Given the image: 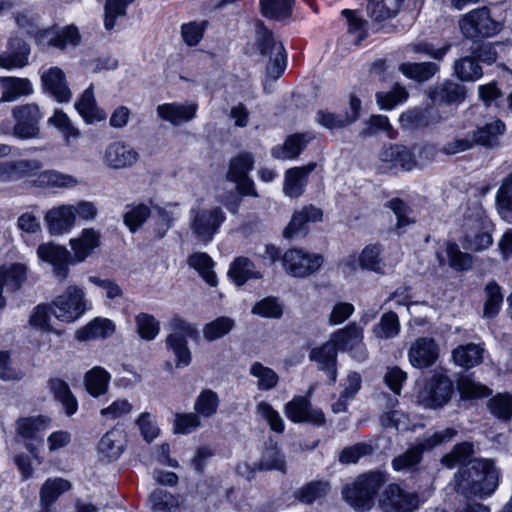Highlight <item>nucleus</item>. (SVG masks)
Masks as SVG:
<instances>
[{
    "label": "nucleus",
    "mask_w": 512,
    "mask_h": 512,
    "mask_svg": "<svg viewBox=\"0 0 512 512\" xmlns=\"http://www.w3.org/2000/svg\"><path fill=\"white\" fill-rule=\"evenodd\" d=\"M454 74L461 81L474 82L483 75L481 66L471 56L462 57L454 62Z\"/></svg>",
    "instance_id": "3c124183"
},
{
    "label": "nucleus",
    "mask_w": 512,
    "mask_h": 512,
    "mask_svg": "<svg viewBox=\"0 0 512 512\" xmlns=\"http://www.w3.org/2000/svg\"><path fill=\"white\" fill-rule=\"evenodd\" d=\"M446 255L448 258V265L457 270H467L472 265V257L460 250L459 246L454 242H448L446 244Z\"/></svg>",
    "instance_id": "338daca9"
},
{
    "label": "nucleus",
    "mask_w": 512,
    "mask_h": 512,
    "mask_svg": "<svg viewBox=\"0 0 512 512\" xmlns=\"http://www.w3.org/2000/svg\"><path fill=\"white\" fill-rule=\"evenodd\" d=\"M495 199L500 216L510 221L512 219V172L502 180Z\"/></svg>",
    "instance_id": "8fccbe9b"
},
{
    "label": "nucleus",
    "mask_w": 512,
    "mask_h": 512,
    "mask_svg": "<svg viewBox=\"0 0 512 512\" xmlns=\"http://www.w3.org/2000/svg\"><path fill=\"white\" fill-rule=\"evenodd\" d=\"M426 448L422 447V442L408 448L404 453L395 457L392 461V467L396 471H410L415 468L422 459V452Z\"/></svg>",
    "instance_id": "6e6d98bb"
},
{
    "label": "nucleus",
    "mask_w": 512,
    "mask_h": 512,
    "mask_svg": "<svg viewBox=\"0 0 512 512\" xmlns=\"http://www.w3.org/2000/svg\"><path fill=\"white\" fill-rule=\"evenodd\" d=\"M400 332L398 315L393 311L384 313L378 324L373 327V334L378 339H392Z\"/></svg>",
    "instance_id": "5fc2aeb1"
},
{
    "label": "nucleus",
    "mask_w": 512,
    "mask_h": 512,
    "mask_svg": "<svg viewBox=\"0 0 512 512\" xmlns=\"http://www.w3.org/2000/svg\"><path fill=\"white\" fill-rule=\"evenodd\" d=\"M229 277L238 285H243L249 279L261 278V273L256 270L253 262L247 257L236 258L228 271Z\"/></svg>",
    "instance_id": "37998d69"
},
{
    "label": "nucleus",
    "mask_w": 512,
    "mask_h": 512,
    "mask_svg": "<svg viewBox=\"0 0 512 512\" xmlns=\"http://www.w3.org/2000/svg\"><path fill=\"white\" fill-rule=\"evenodd\" d=\"M189 228L193 237L202 244H208L218 233L226 220L223 209L219 206L209 208L195 207L189 212Z\"/></svg>",
    "instance_id": "423d86ee"
},
{
    "label": "nucleus",
    "mask_w": 512,
    "mask_h": 512,
    "mask_svg": "<svg viewBox=\"0 0 512 512\" xmlns=\"http://www.w3.org/2000/svg\"><path fill=\"white\" fill-rule=\"evenodd\" d=\"M485 293L484 316L491 318L499 313L503 302V295L500 286L495 281H491L486 285Z\"/></svg>",
    "instance_id": "680f3d73"
},
{
    "label": "nucleus",
    "mask_w": 512,
    "mask_h": 512,
    "mask_svg": "<svg viewBox=\"0 0 512 512\" xmlns=\"http://www.w3.org/2000/svg\"><path fill=\"white\" fill-rule=\"evenodd\" d=\"M37 255L41 260L53 266L54 273L60 280H64L68 276V265L70 263L74 264L70 252L65 247L54 243H43L39 245Z\"/></svg>",
    "instance_id": "6ab92c4d"
},
{
    "label": "nucleus",
    "mask_w": 512,
    "mask_h": 512,
    "mask_svg": "<svg viewBox=\"0 0 512 512\" xmlns=\"http://www.w3.org/2000/svg\"><path fill=\"white\" fill-rule=\"evenodd\" d=\"M324 263L322 254L302 248L288 249L282 256L284 271L295 278H306L320 270Z\"/></svg>",
    "instance_id": "1a4fd4ad"
},
{
    "label": "nucleus",
    "mask_w": 512,
    "mask_h": 512,
    "mask_svg": "<svg viewBox=\"0 0 512 512\" xmlns=\"http://www.w3.org/2000/svg\"><path fill=\"white\" fill-rule=\"evenodd\" d=\"M86 310L85 293L82 288L71 285L51 303V313L60 321L71 323Z\"/></svg>",
    "instance_id": "9d476101"
},
{
    "label": "nucleus",
    "mask_w": 512,
    "mask_h": 512,
    "mask_svg": "<svg viewBox=\"0 0 512 512\" xmlns=\"http://www.w3.org/2000/svg\"><path fill=\"white\" fill-rule=\"evenodd\" d=\"M139 336L147 341L153 340L160 331V323L153 315L140 313L135 317Z\"/></svg>",
    "instance_id": "0e129e2a"
},
{
    "label": "nucleus",
    "mask_w": 512,
    "mask_h": 512,
    "mask_svg": "<svg viewBox=\"0 0 512 512\" xmlns=\"http://www.w3.org/2000/svg\"><path fill=\"white\" fill-rule=\"evenodd\" d=\"M254 157L249 152H241L231 158L227 172V179L236 183L237 191L242 196L257 198L259 194L254 181L248 176L254 167Z\"/></svg>",
    "instance_id": "9b49d317"
},
{
    "label": "nucleus",
    "mask_w": 512,
    "mask_h": 512,
    "mask_svg": "<svg viewBox=\"0 0 512 512\" xmlns=\"http://www.w3.org/2000/svg\"><path fill=\"white\" fill-rule=\"evenodd\" d=\"M380 160L388 163L389 168L409 171L417 166L414 153L403 145H391L380 153Z\"/></svg>",
    "instance_id": "cd10ccee"
},
{
    "label": "nucleus",
    "mask_w": 512,
    "mask_h": 512,
    "mask_svg": "<svg viewBox=\"0 0 512 512\" xmlns=\"http://www.w3.org/2000/svg\"><path fill=\"white\" fill-rule=\"evenodd\" d=\"M43 89L58 102H68L72 93L67 85L65 74L59 67H50L41 74Z\"/></svg>",
    "instance_id": "b1692460"
},
{
    "label": "nucleus",
    "mask_w": 512,
    "mask_h": 512,
    "mask_svg": "<svg viewBox=\"0 0 512 512\" xmlns=\"http://www.w3.org/2000/svg\"><path fill=\"white\" fill-rule=\"evenodd\" d=\"M312 139H314V135L312 133L293 134L287 137L283 145L274 147L271 154L277 159H294L302 152Z\"/></svg>",
    "instance_id": "473e14b6"
},
{
    "label": "nucleus",
    "mask_w": 512,
    "mask_h": 512,
    "mask_svg": "<svg viewBox=\"0 0 512 512\" xmlns=\"http://www.w3.org/2000/svg\"><path fill=\"white\" fill-rule=\"evenodd\" d=\"M256 46L261 56L269 58L266 66V76L272 80H277L286 69V52L283 44L274 38L272 31L265 27L262 22L257 24Z\"/></svg>",
    "instance_id": "39448f33"
},
{
    "label": "nucleus",
    "mask_w": 512,
    "mask_h": 512,
    "mask_svg": "<svg viewBox=\"0 0 512 512\" xmlns=\"http://www.w3.org/2000/svg\"><path fill=\"white\" fill-rule=\"evenodd\" d=\"M294 0H260L262 15L281 20L288 17L292 11Z\"/></svg>",
    "instance_id": "bf43d9fd"
},
{
    "label": "nucleus",
    "mask_w": 512,
    "mask_h": 512,
    "mask_svg": "<svg viewBox=\"0 0 512 512\" xmlns=\"http://www.w3.org/2000/svg\"><path fill=\"white\" fill-rule=\"evenodd\" d=\"M309 358L318 363L319 369L325 371L332 382L336 381L337 349L331 339L322 346L313 348Z\"/></svg>",
    "instance_id": "2f4dec72"
},
{
    "label": "nucleus",
    "mask_w": 512,
    "mask_h": 512,
    "mask_svg": "<svg viewBox=\"0 0 512 512\" xmlns=\"http://www.w3.org/2000/svg\"><path fill=\"white\" fill-rule=\"evenodd\" d=\"M387 482V475L381 471H370L359 475L342 489L343 500L356 512L370 511L375 497Z\"/></svg>",
    "instance_id": "f03ea898"
},
{
    "label": "nucleus",
    "mask_w": 512,
    "mask_h": 512,
    "mask_svg": "<svg viewBox=\"0 0 512 512\" xmlns=\"http://www.w3.org/2000/svg\"><path fill=\"white\" fill-rule=\"evenodd\" d=\"M125 444L126 439L123 430L114 428L101 438L98 450L108 460H116L122 454Z\"/></svg>",
    "instance_id": "c9c22d12"
},
{
    "label": "nucleus",
    "mask_w": 512,
    "mask_h": 512,
    "mask_svg": "<svg viewBox=\"0 0 512 512\" xmlns=\"http://www.w3.org/2000/svg\"><path fill=\"white\" fill-rule=\"evenodd\" d=\"M219 404L218 394L211 389H204L195 400L194 411L200 418H210L216 414Z\"/></svg>",
    "instance_id": "864d4df0"
},
{
    "label": "nucleus",
    "mask_w": 512,
    "mask_h": 512,
    "mask_svg": "<svg viewBox=\"0 0 512 512\" xmlns=\"http://www.w3.org/2000/svg\"><path fill=\"white\" fill-rule=\"evenodd\" d=\"M330 483L325 480H314L295 493V498L304 504H313L323 500L330 492Z\"/></svg>",
    "instance_id": "79ce46f5"
},
{
    "label": "nucleus",
    "mask_w": 512,
    "mask_h": 512,
    "mask_svg": "<svg viewBox=\"0 0 512 512\" xmlns=\"http://www.w3.org/2000/svg\"><path fill=\"white\" fill-rule=\"evenodd\" d=\"M286 462L284 455L272 440L265 444V449L258 463V470H278L285 473Z\"/></svg>",
    "instance_id": "de8ad7c7"
},
{
    "label": "nucleus",
    "mask_w": 512,
    "mask_h": 512,
    "mask_svg": "<svg viewBox=\"0 0 512 512\" xmlns=\"http://www.w3.org/2000/svg\"><path fill=\"white\" fill-rule=\"evenodd\" d=\"M100 245V233L93 228L83 229L81 235L70 240L74 263L83 262Z\"/></svg>",
    "instance_id": "c85d7f7f"
},
{
    "label": "nucleus",
    "mask_w": 512,
    "mask_h": 512,
    "mask_svg": "<svg viewBox=\"0 0 512 512\" xmlns=\"http://www.w3.org/2000/svg\"><path fill=\"white\" fill-rule=\"evenodd\" d=\"M489 412L502 421H509L512 418V395L499 393L487 402Z\"/></svg>",
    "instance_id": "13d9d810"
},
{
    "label": "nucleus",
    "mask_w": 512,
    "mask_h": 512,
    "mask_svg": "<svg viewBox=\"0 0 512 512\" xmlns=\"http://www.w3.org/2000/svg\"><path fill=\"white\" fill-rule=\"evenodd\" d=\"M381 506L386 512H413L419 507V498L415 493L403 491L397 484H390L384 491Z\"/></svg>",
    "instance_id": "a211bd4d"
},
{
    "label": "nucleus",
    "mask_w": 512,
    "mask_h": 512,
    "mask_svg": "<svg viewBox=\"0 0 512 512\" xmlns=\"http://www.w3.org/2000/svg\"><path fill=\"white\" fill-rule=\"evenodd\" d=\"M27 268L21 263H12L0 266V311L6 306L3 291L15 292L21 288L26 280Z\"/></svg>",
    "instance_id": "5701e85b"
},
{
    "label": "nucleus",
    "mask_w": 512,
    "mask_h": 512,
    "mask_svg": "<svg viewBox=\"0 0 512 512\" xmlns=\"http://www.w3.org/2000/svg\"><path fill=\"white\" fill-rule=\"evenodd\" d=\"M115 324L107 318H95L76 332L80 341L110 337L115 332Z\"/></svg>",
    "instance_id": "e433bc0d"
},
{
    "label": "nucleus",
    "mask_w": 512,
    "mask_h": 512,
    "mask_svg": "<svg viewBox=\"0 0 512 512\" xmlns=\"http://www.w3.org/2000/svg\"><path fill=\"white\" fill-rule=\"evenodd\" d=\"M15 20L20 29L35 37L36 44L42 49L54 47L64 50L68 46H77L80 43L81 37L74 25L38 31L34 19L26 12L17 13Z\"/></svg>",
    "instance_id": "7ed1b4c3"
},
{
    "label": "nucleus",
    "mask_w": 512,
    "mask_h": 512,
    "mask_svg": "<svg viewBox=\"0 0 512 512\" xmlns=\"http://www.w3.org/2000/svg\"><path fill=\"white\" fill-rule=\"evenodd\" d=\"M461 227L464 248L483 251L492 245L494 224L481 209L467 213Z\"/></svg>",
    "instance_id": "20e7f679"
},
{
    "label": "nucleus",
    "mask_w": 512,
    "mask_h": 512,
    "mask_svg": "<svg viewBox=\"0 0 512 512\" xmlns=\"http://www.w3.org/2000/svg\"><path fill=\"white\" fill-rule=\"evenodd\" d=\"M440 347L432 337L416 338L408 349V360L417 369L429 368L439 357Z\"/></svg>",
    "instance_id": "4468645a"
},
{
    "label": "nucleus",
    "mask_w": 512,
    "mask_h": 512,
    "mask_svg": "<svg viewBox=\"0 0 512 512\" xmlns=\"http://www.w3.org/2000/svg\"><path fill=\"white\" fill-rule=\"evenodd\" d=\"M75 108L87 124H94L106 119V113L95 102L93 87L90 85L75 103Z\"/></svg>",
    "instance_id": "f704fd0d"
},
{
    "label": "nucleus",
    "mask_w": 512,
    "mask_h": 512,
    "mask_svg": "<svg viewBox=\"0 0 512 512\" xmlns=\"http://www.w3.org/2000/svg\"><path fill=\"white\" fill-rule=\"evenodd\" d=\"M504 130L505 124L497 120L478 128L470 137L473 139L474 145L479 144L485 147H494L498 144L499 136L504 133Z\"/></svg>",
    "instance_id": "49530a36"
},
{
    "label": "nucleus",
    "mask_w": 512,
    "mask_h": 512,
    "mask_svg": "<svg viewBox=\"0 0 512 512\" xmlns=\"http://www.w3.org/2000/svg\"><path fill=\"white\" fill-rule=\"evenodd\" d=\"M188 265L198 271L202 279L210 286L217 285V277L213 271L214 261L204 252H195L189 256Z\"/></svg>",
    "instance_id": "c03bdc74"
},
{
    "label": "nucleus",
    "mask_w": 512,
    "mask_h": 512,
    "mask_svg": "<svg viewBox=\"0 0 512 512\" xmlns=\"http://www.w3.org/2000/svg\"><path fill=\"white\" fill-rule=\"evenodd\" d=\"M361 101L356 96H351L349 110L345 114H334L320 110L317 113V122L328 129L343 128L358 119Z\"/></svg>",
    "instance_id": "bb28decb"
},
{
    "label": "nucleus",
    "mask_w": 512,
    "mask_h": 512,
    "mask_svg": "<svg viewBox=\"0 0 512 512\" xmlns=\"http://www.w3.org/2000/svg\"><path fill=\"white\" fill-rule=\"evenodd\" d=\"M452 394V381L447 376L436 375L420 391L418 402L425 408L436 409L447 404Z\"/></svg>",
    "instance_id": "f8f14e48"
},
{
    "label": "nucleus",
    "mask_w": 512,
    "mask_h": 512,
    "mask_svg": "<svg viewBox=\"0 0 512 512\" xmlns=\"http://www.w3.org/2000/svg\"><path fill=\"white\" fill-rule=\"evenodd\" d=\"M235 327V321L226 316H221L207 323L203 327V337L211 342L223 338Z\"/></svg>",
    "instance_id": "4d7b16f0"
},
{
    "label": "nucleus",
    "mask_w": 512,
    "mask_h": 512,
    "mask_svg": "<svg viewBox=\"0 0 512 512\" xmlns=\"http://www.w3.org/2000/svg\"><path fill=\"white\" fill-rule=\"evenodd\" d=\"M110 381V374L102 367L96 366L85 374L84 384L86 390L93 397L106 393Z\"/></svg>",
    "instance_id": "a18cd8bd"
},
{
    "label": "nucleus",
    "mask_w": 512,
    "mask_h": 512,
    "mask_svg": "<svg viewBox=\"0 0 512 512\" xmlns=\"http://www.w3.org/2000/svg\"><path fill=\"white\" fill-rule=\"evenodd\" d=\"M323 211L313 205H307L300 210L295 211L291 221L285 228L283 235L287 239L303 237L308 232L307 225L309 223L319 222L322 220Z\"/></svg>",
    "instance_id": "412c9836"
},
{
    "label": "nucleus",
    "mask_w": 512,
    "mask_h": 512,
    "mask_svg": "<svg viewBox=\"0 0 512 512\" xmlns=\"http://www.w3.org/2000/svg\"><path fill=\"white\" fill-rule=\"evenodd\" d=\"M458 390L465 399H474L487 396L490 389L474 381L470 376H462L457 383Z\"/></svg>",
    "instance_id": "774afa93"
},
{
    "label": "nucleus",
    "mask_w": 512,
    "mask_h": 512,
    "mask_svg": "<svg viewBox=\"0 0 512 512\" xmlns=\"http://www.w3.org/2000/svg\"><path fill=\"white\" fill-rule=\"evenodd\" d=\"M332 342L336 349L349 352L352 358L361 362L367 356V349L363 343V329L356 323H351L343 329L332 334Z\"/></svg>",
    "instance_id": "ddd939ff"
},
{
    "label": "nucleus",
    "mask_w": 512,
    "mask_h": 512,
    "mask_svg": "<svg viewBox=\"0 0 512 512\" xmlns=\"http://www.w3.org/2000/svg\"><path fill=\"white\" fill-rule=\"evenodd\" d=\"M459 28L466 38L481 39L495 36L502 25L493 19L489 8L480 7L463 15L459 20Z\"/></svg>",
    "instance_id": "0eeeda50"
},
{
    "label": "nucleus",
    "mask_w": 512,
    "mask_h": 512,
    "mask_svg": "<svg viewBox=\"0 0 512 512\" xmlns=\"http://www.w3.org/2000/svg\"><path fill=\"white\" fill-rule=\"evenodd\" d=\"M78 184L79 181L73 175L54 169L41 171L33 180L34 186L45 189H71Z\"/></svg>",
    "instance_id": "7c9ffc66"
},
{
    "label": "nucleus",
    "mask_w": 512,
    "mask_h": 512,
    "mask_svg": "<svg viewBox=\"0 0 512 512\" xmlns=\"http://www.w3.org/2000/svg\"><path fill=\"white\" fill-rule=\"evenodd\" d=\"M385 206L391 209L396 215V230L398 234L403 233L407 226L414 223V220L410 217V208L403 200L399 198H393L388 201Z\"/></svg>",
    "instance_id": "69168bd1"
},
{
    "label": "nucleus",
    "mask_w": 512,
    "mask_h": 512,
    "mask_svg": "<svg viewBox=\"0 0 512 512\" xmlns=\"http://www.w3.org/2000/svg\"><path fill=\"white\" fill-rule=\"evenodd\" d=\"M198 106L196 103H166L158 105L157 113L158 116L173 125H178L182 122L191 121L195 115Z\"/></svg>",
    "instance_id": "c756f323"
},
{
    "label": "nucleus",
    "mask_w": 512,
    "mask_h": 512,
    "mask_svg": "<svg viewBox=\"0 0 512 512\" xmlns=\"http://www.w3.org/2000/svg\"><path fill=\"white\" fill-rule=\"evenodd\" d=\"M30 46L19 38L11 37L7 43V51L0 54V67L5 69L23 68L28 65Z\"/></svg>",
    "instance_id": "393cba45"
},
{
    "label": "nucleus",
    "mask_w": 512,
    "mask_h": 512,
    "mask_svg": "<svg viewBox=\"0 0 512 512\" xmlns=\"http://www.w3.org/2000/svg\"><path fill=\"white\" fill-rule=\"evenodd\" d=\"M404 0H368L367 13L371 19L383 22L395 17Z\"/></svg>",
    "instance_id": "a19ab883"
},
{
    "label": "nucleus",
    "mask_w": 512,
    "mask_h": 512,
    "mask_svg": "<svg viewBox=\"0 0 512 512\" xmlns=\"http://www.w3.org/2000/svg\"><path fill=\"white\" fill-rule=\"evenodd\" d=\"M50 418L46 416L26 417L17 421V435L26 441V449L33 455L42 443V434L49 427Z\"/></svg>",
    "instance_id": "f3484780"
},
{
    "label": "nucleus",
    "mask_w": 512,
    "mask_h": 512,
    "mask_svg": "<svg viewBox=\"0 0 512 512\" xmlns=\"http://www.w3.org/2000/svg\"><path fill=\"white\" fill-rule=\"evenodd\" d=\"M498 470L485 459H474L462 465L453 478L454 490L464 497L491 495L498 487Z\"/></svg>",
    "instance_id": "f257e3e1"
},
{
    "label": "nucleus",
    "mask_w": 512,
    "mask_h": 512,
    "mask_svg": "<svg viewBox=\"0 0 512 512\" xmlns=\"http://www.w3.org/2000/svg\"><path fill=\"white\" fill-rule=\"evenodd\" d=\"M399 71L406 77L418 82H424L431 79L438 71L439 66L434 62L423 63H402Z\"/></svg>",
    "instance_id": "09e8293b"
},
{
    "label": "nucleus",
    "mask_w": 512,
    "mask_h": 512,
    "mask_svg": "<svg viewBox=\"0 0 512 512\" xmlns=\"http://www.w3.org/2000/svg\"><path fill=\"white\" fill-rule=\"evenodd\" d=\"M316 168L312 162L304 166L288 169L284 175L283 192L290 198L300 197L307 186L308 176Z\"/></svg>",
    "instance_id": "a878e982"
},
{
    "label": "nucleus",
    "mask_w": 512,
    "mask_h": 512,
    "mask_svg": "<svg viewBox=\"0 0 512 512\" xmlns=\"http://www.w3.org/2000/svg\"><path fill=\"white\" fill-rule=\"evenodd\" d=\"M71 488V483L63 478L48 479L40 491L41 512H51L50 506L64 492Z\"/></svg>",
    "instance_id": "4c0bfd02"
},
{
    "label": "nucleus",
    "mask_w": 512,
    "mask_h": 512,
    "mask_svg": "<svg viewBox=\"0 0 512 512\" xmlns=\"http://www.w3.org/2000/svg\"><path fill=\"white\" fill-rule=\"evenodd\" d=\"M166 345L175 355L177 367H186L191 363V352L185 338L167 336Z\"/></svg>",
    "instance_id": "e2e57ef3"
},
{
    "label": "nucleus",
    "mask_w": 512,
    "mask_h": 512,
    "mask_svg": "<svg viewBox=\"0 0 512 512\" xmlns=\"http://www.w3.org/2000/svg\"><path fill=\"white\" fill-rule=\"evenodd\" d=\"M52 235L68 233L76 224L73 205L63 204L48 210L44 217Z\"/></svg>",
    "instance_id": "4be33fe9"
},
{
    "label": "nucleus",
    "mask_w": 512,
    "mask_h": 512,
    "mask_svg": "<svg viewBox=\"0 0 512 512\" xmlns=\"http://www.w3.org/2000/svg\"><path fill=\"white\" fill-rule=\"evenodd\" d=\"M0 87L2 90L0 103L13 102L33 93L32 84L27 78L0 77Z\"/></svg>",
    "instance_id": "72a5a7b5"
},
{
    "label": "nucleus",
    "mask_w": 512,
    "mask_h": 512,
    "mask_svg": "<svg viewBox=\"0 0 512 512\" xmlns=\"http://www.w3.org/2000/svg\"><path fill=\"white\" fill-rule=\"evenodd\" d=\"M483 353L484 348L480 344L468 343L455 348L452 357L456 365L469 369L482 362Z\"/></svg>",
    "instance_id": "58836bf2"
},
{
    "label": "nucleus",
    "mask_w": 512,
    "mask_h": 512,
    "mask_svg": "<svg viewBox=\"0 0 512 512\" xmlns=\"http://www.w3.org/2000/svg\"><path fill=\"white\" fill-rule=\"evenodd\" d=\"M48 387L54 395L55 399L62 404L65 413L68 416L76 413L78 409L77 399L64 380L60 378H51L48 381Z\"/></svg>",
    "instance_id": "ea45409f"
},
{
    "label": "nucleus",
    "mask_w": 512,
    "mask_h": 512,
    "mask_svg": "<svg viewBox=\"0 0 512 512\" xmlns=\"http://www.w3.org/2000/svg\"><path fill=\"white\" fill-rule=\"evenodd\" d=\"M139 159V152L123 141H114L108 144L103 153V163L113 170L131 168Z\"/></svg>",
    "instance_id": "2eb2a0df"
},
{
    "label": "nucleus",
    "mask_w": 512,
    "mask_h": 512,
    "mask_svg": "<svg viewBox=\"0 0 512 512\" xmlns=\"http://www.w3.org/2000/svg\"><path fill=\"white\" fill-rule=\"evenodd\" d=\"M249 373L254 377L256 386L261 391H268L274 389L278 382V374L270 367L264 366L260 362H254L249 368Z\"/></svg>",
    "instance_id": "603ef678"
},
{
    "label": "nucleus",
    "mask_w": 512,
    "mask_h": 512,
    "mask_svg": "<svg viewBox=\"0 0 512 512\" xmlns=\"http://www.w3.org/2000/svg\"><path fill=\"white\" fill-rule=\"evenodd\" d=\"M14 121L12 135L20 140L39 138L41 134L40 123L43 113L36 103L16 105L11 109Z\"/></svg>",
    "instance_id": "6e6552de"
},
{
    "label": "nucleus",
    "mask_w": 512,
    "mask_h": 512,
    "mask_svg": "<svg viewBox=\"0 0 512 512\" xmlns=\"http://www.w3.org/2000/svg\"><path fill=\"white\" fill-rule=\"evenodd\" d=\"M466 87L452 80L435 83L428 89V98L436 105H458L466 98Z\"/></svg>",
    "instance_id": "aec40b11"
},
{
    "label": "nucleus",
    "mask_w": 512,
    "mask_h": 512,
    "mask_svg": "<svg viewBox=\"0 0 512 512\" xmlns=\"http://www.w3.org/2000/svg\"><path fill=\"white\" fill-rule=\"evenodd\" d=\"M284 412L287 418L294 423L307 422L323 426L326 422L322 410L312 407L309 399L304 396L294 397L285 405Z\"/></svg>",
    "instance_id": "dca6fc26"
},
{
    "label": "nucleus",
    "mask_w": 512,
    "mask_h": 512,
    "mask_svg": "<svg viewBox=\"0 0 512 512\" xmlns=\"http://www.w3.org/2000/svg\"><path fill=\"white\" fill-rule=\"evenodd\" d=\"M149 502L155 512H178L179 503L175 496L163 489H156L149 496Z\"/></svg>",
    "instance_id": "052dcab7"
}]
</instances>
